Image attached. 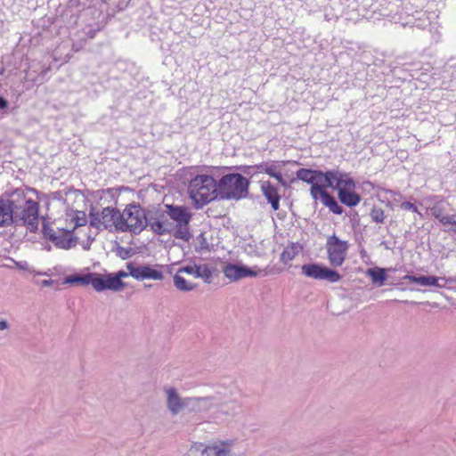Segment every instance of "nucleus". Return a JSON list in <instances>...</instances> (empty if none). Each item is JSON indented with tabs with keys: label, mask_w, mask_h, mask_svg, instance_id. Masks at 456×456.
<instances>
[{
	"label": "nucleus",
	"mask_w": 456,
	"mask_h": 456,
	"mask_svg": "<svg viewBox=\"0 0 456 456\" xmlns=\"http://www.w3.org/2000/svg\"><path fill=\"white\" fill-rule=\"evenodd\" d=\"M249 180L239 173L224 174L219 181L220 199L239 200L248 195Z\"/></svg>",
	"instance_id": "nucleus-3"
},
{
	"label": "nucleus",
	"mask_w": 456,
	"mask_h": 456,
	"mask_svg": "<svg viewBox=\"0 0 456 456\" xmlns=\"http://www.w3.org/2000/svg\"><path fill=\"white\" fill-rule=\"evenodd\" d=\"M245 175H254L255 174H256V171L254 167V165L253 166H241L239 167Z\"/></svg>",
	"instance_id": "nucleus-42"
},
{
	"label": "nucleus",
	"mask_w": 456,
	"mask_h": 456,
	"mask_svg": "<svg viewBox=\"0 0 456 456\" xmlns=\"http://www.w3.org/2000/svg\"><path fill=\"white\" fill-rule=\"evenodd\" d=\"M94 273H87L85 274H74L66 277L65 283L74 284L80 283L82 285H89L93 286Z\"/></svg>",
	"instance_id": "nucleus-24"
},
{
	"label": "nucleus",
	"mask_w": 456,
	"mask_h": 456,
	"mask_svg": "<svg viewBox=\"0 0 456 456\" xmlns=\"http://www.w3.org/2000/svg\"><path fill=\"white\" fill-rule=\"evenodd\" d=\"M113 191V189H108L107 192L111 193Z\"/></svg>",
	"instance_id": "nucleus-54"
},
{
	"label": "nucleus",
	"mask_w": 456,
	"mask_h": 456,
	"mask_svg": "<svg viewBox=\"0 0 456 456\" xmlns=\"http://www.w3.org/2000/svg\"><path fill=\"white\" fill-rule=\"evenodd\" d=\"M90 225L100 229L102 226L105 229L115 228L121 226L122 216L121 212L116 208L107 207L103 208L102 212L95 211L94 208L89 213Z\"/></svg>",
	"instance_id": "nucleus-7"
},
{
	"label": "nucleus",
	"mask_w": 456,
	"mask_h": 456,
	"mask_svg": "<svg viewBox=\"0 0 456 456\" xmlns=\"http://www.w3.org/2000/svg\"><path fill=\"white\" fill-rule=\"evenodd\" d=\"M151 211H146L139 205L130 204L121 213L122 224L118 231L122 232H129L132 234H140L148 225Z\"/></svg>",
	"instance_id": "nucleus-4"
},
{
	"label": "nucleus",
	"mask_w": 456,
	"mask_h": 456,
	"mask_svg": "<svg viewBox=\"0 0 456 456\" xmlns=\"http://www.w3.org/2000/svg\"><path fill=\"white\" fill-rule=\"evenodd\" d=\"M72 231L66 229H58V232L50 240L55 247L61 249H70L76 247L77 243V238L71 236Z\"/></svg>",
	"instance_id": "nucleus-18"
},
{
	"label": "nucleus",
	"mask_w": 456,
	"mask_h": 456,
	"mask_svg": "<svg viewBox=\"0 0 456 456\" xmlns=\"http://www.w3.org/2000/svg\"><path fill=\"white\" fill-rule=\"evenodd\" d=\"M432 215L435 218L438 219V221L441 223V220H444L445 218H448V216H444L442 213V210L439 208H431Z\"/></svg>",
	"instance_id": "nucleus-41"
},
{
	"label": "nucleus",
	"mask_w": 456,
	"mask_h": 456,
	"mask_svg": "<svg viewBox=\"0 0 456 456\" xmlns=\"http://www.w3.org/2000/svg\"><path fill=\"white\" fill-rule=\"evenodd\" d=\"M82 224H83L82 223H79V222L77 221V224H76V227H77V226H79V225H82Z\"/></svg>",
	"instance_id": "nucleus-53"
},
{
	"label": "nucleus",
	"mask_w": 456,
	"mask_h": 456,
	"mask_svg": "<svg viewBox=\"0 0 456 456\" xmlns=\"http://www.w3.org/2000/svg\"><path fill=\"white\" fill-rule=\"evenodd\" d=\"M9 328V323L6 320L3 319L0 321V330H7Z\"/></svg>",
	"instance_id": "nucleus-48"
},
{
	"label": "nucleus",
	"mask_w": 456,
	"mask_h": 456,
	"mask_svg": "<svg viewBox=\"0 0 456 456\" xmlns=\"http://www.w3.org/2000/svg\"><path fill=\"white\" fill-rule=\"evenodd\" d=\"M441 224L444 225L451 224L452 227V231L456 232V214L448 216V218H445L444 221L441 220Z\"/></svg>",
	"instance_id": "nucleus-39"
},
{
	"label": "nucleus",
	"mask_w": 456,
	"mask_h": 456,
	"mask_svg": "<svg viewBox=\"0 0 456 456\" xmlns=\"http://www.w3.org/2000/svg\"><path fill=\"white\" fill-rule=\"evenodd\" d=\"M95 2L96 0H69L65 12V15L69 16V23L76 24L80 13L94 6Z\"/></svg>",
	"instance_id": "nucleus-15"
},
{
	"label": "nucleus",
	"mask_w": 456,
	"mask_h": 456,
	"mask_svg": "<svg viewBox=\"0 0 456 456\" xmlns=\"http://www.w3.org/2000/svg\"><path fill=\"white\" fill-rule=\"evenodd\" d=\"M214 231L208 229V231L201 232V251L211 250L215 246L218 245L219 239L213 236Z\"/></svg>",
	"instance_id": "nucleus-23"
},
{
	"label": "nucleus",
	"mask_w": 456,
	"mask_h": 456,
	"mask_svg": "<svg viewBox=\"0 0 456 456\" xmlns=\"http://www.w3.org/2000/svg\"><path fill=\"white\" fill-rule=\"evenodd\" d=\"M400 208L403 210H409V211H412V212H415V213H419V210H418V208L416 205H414L413 203L411 202H409V201H404L403 202L401 205H400Z\"/></svg>",
	"instance_id": "nucleus-40"
},
{
	"label": "nucleus",
	"mask_w": 456,
	"mask_h": 456,
	"mask_svg": "<svg viewBox=\"0 0 456 456\" xmlns=\"http://www.w3.org/2000/svg\"><path fill=\"white\" fill-rule=\"evenodd\" d=\"M57 232L58 231L53 230L47 223H43L42 233L46 240H51Z\"/></svg>",
	"instance_id": "nucleus-36"
},
{
	"label": "nucleus",
	"mask_w": 456,
	"mask_h": 456,
	"mask_svg": "<svg viewBox=\"0 0 456 456\" xmlns=\"http://www.w3.org/2000/svg\"><path fill=\"white\" fill-rule=\"evenodd\" d=\"M404 9H405V13H406V14H408V15L411 14V13L409 12V10H408L407 6H405V7H404Z\"/></svg>",
	"instance_id": "nucleus-52"
},
{
	"label": "nucleus",
	"mask_w": 456,
	"mask_h": 456,
	"mask_svg": "<svg viewBox=\"0 0 456 456\" xmlns=\"http://www.w3.org/2000/svg\"><path fill=\"white\" fill-rule=\"evenodd\" d=\"M224 167H201V206L220 198L219 181Z\"/></svg>",
	"instance_id": "nucleus-5"
},
{
	"label": "nucleus",
	"mask_w": 456,
	"mask_h": 456,
	"mask_svg": "<svg viewBox=\"0 0 456 456\" xmlns=\"http://www.w3.org/2000/svg\"><path fill=\"white\" fill-rule=\"evenodd\" d=\"M439 280H445L444 278H438L436 276H419L418 284L421 286H436L444 288V284H440Z\"/></svg>",
	"instance_id": "nucleus-32"
},
{
	"label": "nucleus",
	"mask_w": 456,
	"mask_h": 456,
	"mask_svg": "<svg viewBox=\"0 0 456 456\" xmlns=\"http://www.w3.org/2000/svg\"><path fill=\"white\" fill-rule=\"evenodd\" d=\"M53 283H54V281H53V280H44V281H42L41 285H42L43 287H50V286H52Z\"/></svg>",
	"instance_id": "nucleus-49"
},
{
	"label": "nucleus",
	"mask_w": 456,
	"mask_h": 456,
	"mask_svg": "<svg viewBox=\"0 0 456 456\" xmlns=\"http://www.w3.org/2000/svg\"><path fill=\"white\" fill-rule=\"evenodd\" d=\"M174 284L177 289L182 291H190L197 287L196 283L188 282L179 273L174 276Z\"/></svg>",
	"instance_id": "nucleus-29"
},
{
	"label": "nucleus",
	"mask_w": 456,
	"mask_h": 456,
	"mask_svg": "<svg viewBox=\"0 0 456 456\" xmlns=\"http://www.w3.org/2000/svg\"><path fill=\"white\" fill-rule=\"evenodd\" d=\"M260 189L267 202L270 203L273 210L277 211L280 208L281 200L278 188L270 181H262L260 183Z\"/></svg>",
	"instance_id": "nucleus-19"
},
{
	"label": "nucleus",
	"mask_w": 456,
	"mask_h": 456,
	"mask_svg": "<svg viewBox=\"0 0 456 456\" xmlns=\"http://www.w3.org/2000/svg\"><path fill=\"white\" fill-rule=\"evenodd\" d=\"M128 275H130L129 273H126L123 270H120L118 273H113V277L117 281L116 283L118 284L120 290H122L125 288V282H123L122 278H126Z\"/></svg>",
	"instance_id": "nucleus-38"
},
{
	"label": "nucleus",
	"mask_w": 456,
	"mask_h": 456,
	"mask_svg": "<svg viewBox=\"0 0 456 456\" xmlns=\"http://www.w3.org/2000/svg\"><path fill=\"white\" fill-rule=\"evenodd\" d=\"M26 79L31 80L34 83L38 81L37 77H32V74L29 71L27 72Z\"/></svg>",
	"instance_id": "nucleus-50"
},
{
	"label": "nucleus",
	"mask_w": 456,
	"mask_h": 456,
	"mask_svg": "<svg viewBox=\"0 0 456 456\" xmlns=\"http://www.w3.org/2000/svg\"><path fill=\"white\" fill-rule=\"evenodd\" d=\"M177 273H179L180 274L182 273H186L189 274H193L196 278H199L200 277V265H195L194 266H190V265L184 266V267L180 268Z\"/></svg>",
	"instance_id": "nucleus-37"
},
{
	"label": "nucleus",
	"mask_w": 456,
	"mask_h": 456,
	"mask_svg": "<svg viewBox=\"0 0 456 456\" xmlns=\"http://www.w3.org/2000/svg\"><path fill=\"white\" fill-rule=\"evenodd\" d=\"M200 178V175H196L194 179L191 181L189 185V194L190 198L193 201V205L195 208H200V187H198L197 181Z\"/></svg>",
	"instance_id": "nucleus-28"
},
{
	"label": "nucleus",
	"mask_w": 456,
	"mask_h": 456,
	"mask_svg": "<svg viewBox=\"0 0 456 456\" xmlns=\"http://www.w3.org/2000/svg\"><path fill=\"white\" fill-rule=\"evenodd\" d=\"M115 252L118 257L123 260H126L132 256L133 249L131 248H125L118 244Z\"/></svg>",
	"instance_id": "nucleus-35"
},
{
	"label": "nucleus",
	"mask_w": 456,
	"mask_h": 456,
	"mask_svg": "<svg viewBox=\"0 0 456 456\" xmlns=\"http://www.w3.org/2000/svg\"><path fill=\"white\" fill-rule=\"evenodd\" d=\"M403 280H407L412 283H418V281H419V276H415V275H411V274H406L404 277H403Z\"/></svg>",
	"instance_id": "nucleus-46"
},
{
	"label": "nucleus",
	"mask_w": 456,
	"mask_h": 456,
	"mask_svg": "<svg viewBox=\"0 0 456 456\" xmlns=\"http://www.w3.org/2000/svg\"><path fill=\"white\" fill-rule=\"evenodd\" d=\"M326 248L330 265L333 267L341 266L346 260L349 248L348 242L332 235L327 239Z\"/></svg>",
	"instance_id": "nucleus-8"
},
{
	"label": "nucleus",
	"mask_w": 456,
	"mask_h": 456,
	"mask_svg": "<svg viewBox=\"0 0 456 456\" xmlns=\"http://www.w3.org/2000/svg\"><path fill=\"white\" fill-rule=\"evenodd\" d=\"M341 178V172L338 169L328 170L326 172H322V181L323 180L325 183H323L327 188L332 187L335 188L333 183L335 182L338 184V180Z\"/></svg>",
	"instance_id": "nucleus-25"
},
{
	"label": "nucleus",
	"mask_w": 456,
	"mask_h": 456,
	"mask_svg": "<svg viewBox=\"0 0 456 456\" xmlns=\"http://www.w3.org/2000/svg\"><path fill=\"white\" fill-rule=\"evenodd\" d=\"M164 390L167 395V409L173 415H177L189 406L191 399L180 397L175 387H165Z\"/></svg>",
	"instance_id": "nucleus-14"
},
{
	"label": "nucleus",
	"mask_w": 456,
	"mask_h": 456,
	"mask_svg": "<svg viewBox=\"0 0 456 456\" xmlns=\"http://www.w3.org/2000/svg\"><path fill=\"white\" fill-rule=\"evenodd\" d=\"M254 167H255L256 173H258V172L265 173V168L267 167V161L254 165Z\"/></svg>",
	"instance_id": "nucleus-44"
},
{
	"label": "nucleus",
	"mask_w": 456,
	"mask_h": 456,
	"mask_svg": "<svg viewBox=\"0 0 456 456\" xmlns=\"http://www.w3.org/2000/svg\"><path fill=\"white\" fill-rule=\"evenodd\" d=\"M39 204L27 198L22 190L13 191V216L15 226H25L35 232L38 227Z\"/></svg>",
	"instance_id": "nucleus-2"
},
{
	"label": "nucleus",
	"mask_w": 456,
	"mask_h": 456,
	"mask_svg": "<svg viewBox=\"0 0 456 456\" xmlns=\"http://www.w3.org/2000/svg\"><path fill=\"white\" fill-rule=\"evenodd\" d=\"M322 204L329 208L330 211L336 215H341L344 211L343 208L338 203L335 198L328 193H324L322 199Z\"/></svg>",
	"instance_id": "nucleus-26"
},
{
	"label": "nucleus",
	"mask_w": 456,
	"mask_h": 456,
	"mask_svg": "<svg viewBox=\"0 0 456 456\" xmlns=\"http://www.w3.org/2000/svg\"><path fill=\"white\" fill-rule=\"evenodd\" d=\"M11 260L15 264V265L18 268H20L21 270H27V267H28V263L27 262H25V261L17 262V261L13 260V259H11Z\"/></svg>",
	"instance_id": "nucleus-45"
},
{
	"label": "nucleus",
	"mask_w": 456,
	"mask_h": 456,
	"mask_svg": "<svg viewBox=\"0 0 456 456\" xmlns=\"http://www.w3.org/2000/svg\"><path fill=\"white\" fill-rule=\"evenodd\" d=\"M335 188L338 189V191L342 188H345L346 190H354L355 188V183L349 174L341 172V178L338 180Z\"/></svg>",
	"instance_id": "nucleus-30"
},
{
	"label": "nucleus",
	"mask_w": 456,
	"mask_h": 456,
	"mask_svg": "<svg viewBox=\"0 0 456 456\" xmlns=\"http://www.w3.org/2000/svg\"><path fill=\"white\" fill-rule=\"evenodd\" d=\"M14 225L13 193L10 198L0 197V227Z\"/></svg>",
	"instance_id": "nucleus-16"
},
{
	"label": "nucleus",
	"mask_w": 456,
	"mask_h": 456,
	"mask_svg": "<svg viewBox=\"0 0 456 456\" xmlns=\"http://www.w3.org/2000/svg\"><path fill=\"white\" fill-rule=\"evenodd\" d=\"M372 222L376 224H383L385 220V212L381 208L373 207L370 213Z\"/></svg>",
	"instance_id": "nucleus-34"
},
{
	"label": "nucleus",
	"mask_w": 456,
	"mask_h": 456,
	"mask_svg": "<svg viewBox=\"0 0 456 456\" xmlns=\"http://www.w3.org/2000/svg\"><path fill=\"white\" fill-rule=\"evenodd\" d=\"M353 191L346 190L345 188L340 189L338 193L340 202L347 207L358 205L361 201V196Z\"/></svg>",
	"instance_id": "nucleus-22"
},
{
	"label": "nucleus",
	"mask_w": 456,
	"mask_h": 456,
	"mask_svg": "<svg viewBox=\"0 0 456 456\" xmlns=\"http://www.w3.org/2000/svg\"><path fill=\"white\" fill-rule=\"evenodd\" d=\"M149 225L152 232L158 235H163L175 232V227L168 222L164 212L157 210L151 211Z\"/></svg>",
	"instance_id": "nucleus-11"
},
{
	"label": "nucleus",
	"mask_w": 456,
	"mask_h": 456,
	"mask_svg": "<svg viewBox=\"0 0 456 456\" xmlns=\"http://www.w3.org/2000/svg\"><path fill=\"white\" fill-rule=\"evenodd\" d=\"M126 268L129 271V274L138 281L145 279L160 281L163 279L162 272L150 265L134 266L133 263H127Z\"/></svg>",
	"instance_id": "nucleus-13"
},
{
	"label": "nucleus",
	"mask_w": 456,
	"mask_h": 456,
	"mask_svg": "<svg viewBox=\"0 0 456 456\" xmlns=\"http://www.w3.org/2000/svg\"><path fill=\"white\" fill-rule=\"evenodd\" d=\"M86 34L87 35V37L89 38H93L95 35V30H94L93 28H89L88 30L86 32Z\"/></svg>",
	"instance_id": "nucleus-51"
},
{
	"label": "nucleus",
	"mask_w": 456,
	"mask_h": 456,
	"mask_svg": "<svg viewBox=\"0 0 456 456\" xmlns=\"http://www.w3.org/2000/svg\"><path fill=\"white\" fill-rule=\"evenodd\" d=\"M232 389L223 384L201 385V423L214 422L229 412L224 409L232 400Z\"/></svg>",
	"instance_id": "nucleus-1"
},
{
	"label": "nucleus",
	"mask_w": 456,
	"mask_h": 456,
	"mask_svg": "<svg viewBox=\"0 0 456 456\" xmlns=\"http://www.w3.org/2000/svg\"><path fill=\"white\" fill-rule=\"evenodd\" d=\"M302 273L314 280H323L330 282H338L342 276L335 270L330 269L321 264H305L302 266Z\"/></svg>",
	"instance_id": "nucleus-9"
},
{
	"label": "nucleus",
	"mask_w": 456,
	"mask_h": 456,
	"mask_svg": "<svg viewBox=\"0 0 456 456\" xmlns=\"http://www.w3.org/2000/svg\"><path fill=\"white\" fill-rule=\"evenodd\" d=\"M367 275L370 277L373 283H378L379 286L383 285L387 280L386 269L375 267L370 268L366 272Z\"/></svg>",
	"instance_id": "nucleus-27"
},
{
	"label": "nucleus",
	"mask_w": 456,
	"mask_h": 456,
	"mask_svg": "<svg viewBox=\"0 0 456 456\" xmlns=\"http://www.w3.org/2000/svg\"><path fill=\"white\" fill-rule=\"evenodd\" d=\"M165 207L167 208V216L172 220L176 222L174 237L175 239H181L185 241H189L191 237V234L189 231V224L191 218V215L188 211L187 208L171 204H167Z\"/></svg>",
	"instance_id": "nucleus-6"
},
{
	"label": "nucleus",
	"mask_w": 456,
	"mask_h": 456,
	"mask_svg": "<svg viewBox=\"0 0 456 456\" xmlns=\"http://www.w3.org/2000/svg\"><path fill=\"white\" fill-rule=\"evenodd\" d=\"M274 179H276V181L283 187H287L288 186V183L287 181L283 178L281 172H279L275 176H274Z\"/></svg>",
	"instance_id": "nucleus-43"
},
{
	"label": "nucleus",
	"mask_w": 456,
	"mask_h": 456,
	"mask_svg": "<svg viewBox=\"0 0 456 456\" xmlns=\"http://www.w3.org/2000/svg\"><path fill=\"white\" fill-rule=\"evenodd\" d=\"M9 106V102L6 99H4V97L0 96V110H4V109H7Z\"/></svg>",
	"instance_id": "nucleus-47"
},
{
	"label": "nucleus",
	"mask_w": 456,
	"mask_h": 456,
	"mask_svg": "<svg viewBox=\"0 0 456 456\" xmlns=\"http://www.w3.org/2000/svg\"><path fill=\"white\" fill-rule=\"evenodd\" d=\"M224 276L232 281L246 277H256L257 273L246 265H235L227 262H219Z\"/></svg>",
	"instance_id": "nucleus-10"
},
{
	"label": "nucleus",
	"mask_w": 456,
	"mask_h": 456,
	"mask_svg": "<svg viewBox=\"0 0 456 456\" xmlns=\"http://www.w3.org/2000/svg\"><path fill=\"white\" fill-rule=\"evenodd\" d=\"M296 175L297 179L313 185L315 183L322 182V171L300 168L296 172Z\"/></svg>",
	"instance_id": "nucleus-21"
},
{
	"label": "nucleus",
	"mask_w": 456,
	"mask_h": 456,
	"mask_svg": "<svg viewBox=\"0 0 456 456\" xmlns=\"http://www.w3.org/2000/svg\"><path fill=\"white\" fill-rule=\"evenodd\" d=\"M221 273H223V271L221 265H219V262L215 265H201V280L206 283L219 286L221 283Z\"/></svg>",
	"instance_id": "nucleus-20"
},
{
	"label": "nucleus",
	"mask_w": 456,
	"mask_h": 456,
	"mask_svg": "<svg viewBox=\"0 0 456 456\" xmlns=\"http://www.w3.org/2000/svg\"><path fill=\"white\" fill-rule=\"evenodd\" d=\"M284 161H274L270 160L267 161V167L265 168V174H267L270 177L274 178V176L281 172V167L284 166Z\"/></svg>",
	"instance_id": "nucleus-33"
},
{
	"label": "nucleus",
	"mask_w": 456,
	"mask_h": 456,
	"mask_svg": "<svg viewBox=\"0 0 456 456\" xmlns=\"http://www.w3.org/2000/svg\"><path fill=\"white\" fill-rule=\"evenodd\" d=\"M326 188L322 182L315 183V184L311 185L310 194L312 198L315 200L320 199L322 201L324 193H328Z\"/></svg>",
	"instance_id": "nucleus-31"
},
{
	"label": "nucleus",
	"mask_w": 456,
	"mask_h": 456,
	"mask_svg": "<svg viewBox=\"0 0 456 456\" xmlns=\"http://www.w3.org/2000/svg\"><path fill=\"white\" fill-rule=\"evenodd\" d=\"M116 282L113 273L101 274L94 273L93 288L97 292L104 290L121 291Z\"/></svg>",
	"instance_id": "nucleus-17"
},
{
	"label": "nucleus",
	"mask_w": 456,
	"mask_h": 456,
	"mask_svg": "<svg viewBox=\"0 0 456 456\" xmlns=\"http://www.w3.org/2000/svg\"><path fill=\"white\" fill-rule=\"evenodd\" d=\"M233 445L234 440L213 441L201 450V456H232Z\"/></svg>",
	"instance_id": "nucleus-12"
}]
</instances>
